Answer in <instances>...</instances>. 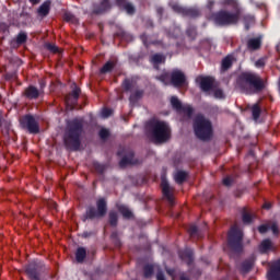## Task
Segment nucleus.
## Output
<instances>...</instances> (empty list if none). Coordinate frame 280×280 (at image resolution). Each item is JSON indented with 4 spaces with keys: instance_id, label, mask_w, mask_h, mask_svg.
Segmentation results:
<instances>
[{
    "instance_id": "obj_2",
    "label": "nucleus",
    "mask_w": 280,
    "mask_h": 280,
    "mask_svg": "<svg viewBox=\"0 0 280 280\" xmlns=\"http://www.w3.org/2000/svg\"><path fill=\"white\" fill-rule=\"evenodd\" d=\"M84 119L75 118L68 124V130L65 135V143L70 150H80V137H82Z\"/></svg>"
},
{
    "instance_id": "obj_13",
    "label": "nucleus",
    "mask_w": 280,
    "mask_h": 280,
    "mask_svg": "<svg viewBox=\"0 0 280 280\" xmlns=\"http://www.w3.org/2000/svg\"><path fill=\"white\" fill-rule=\"evenodd\" d=\"M23 126L27 128L28 132L36 135L38 132V122L32 116H25L21 119Z\"/></svg>"
},
{
    "instance_id": "obj_34",
    "label": "nucleus",
    "mask_w": 280,
    "mask_h": 280,
    "mask_svg": "<svg viewBox=\"0 0 280 280\" xmlns=\"http://www.w3.org/2000/svg\"><path fill=\"white\" fill-rule=\"evenodd\" d=\"M25 40H27V34L25 33H20L16 37V43L18 45H23V43H25Z\"/></svg>"
},
{
    "instance_id": "obj_39",
    "label": "nucleus",
    "mask_w": 280,
    "mask_h": 280,
    "mask_svg": "<svg viewBox=\"0 0 280 280\" xmlns=\"http://www.w3.org/2000/svg\"><path fill=\"white\" fill-rule=\"evenodd\" d=\"M194 256V254L189 250L183 252L179 254V257L182 259H189V261H191V257Z\"/></svg>"
},
{
    "instance_id": "obj_22",
    "label": "nucleus",
    "mask_w": 280,
    "mask_h": 280,
    "mask_svg": "<svg viewBox=\"0 0 280 280\" xmlns=\"http://www.w3.org/2000/svg\"><path fill=\"white\" fill-rule=\"evenodd\" d=\"M116 2L126 10L127 14H135V7L130 3H126V0H116Z\"/></svg>"
},
{
    "instance_id": "obj_12",
    "label": "nucleus",
    "mask_w": 280,
    "mask_h": 280,
    "mask_svg": "<svg viewBox=\"0 0 280 280\" xmlns=\"http://www.w3.org/2000/svg\"><path fill=\"white\" fill-rule=\"evenodd\" d=\"M196 81L198 82L201 91H205V93L211 91V89H213V84H215V81L211 77H198Z\"/></svg>"
},
{
    "instance_id": "obj_42",
    "label": "nucleus",
    "mask_w": 280,
    "mask_h": 280,
    "mask_svg": "<svg viewBox=\"0 0 280 280\" xmlns=\"http://www.w3.org/2000/svg\"><path fill=\"white\" fill-rule=\"evenodd\" d=\"M255 67L261 69V67H266V58H260L255 62Z\"/></svg>"
},
{
    "instance_id": "obj_11",
    "label": "nucleus",
    "mask_w": 280,
    "mask_h": 280,
    "mask_svg": "<svg viewBox=\"0 0 280 280\" xmlns=\"http://www.w3.org/2000/svg\"><path fill=\"white\" fill-rule=\"evenodd\" d=\"M78 97H80V88H75L71 94L66 96V106L68 110H73L78 106Z\"/></svg>"
},
{
    "instance_id": "obj_43",
    "label": "nucleus",
    "mask_w": 280,
    "mask_h": 280,
    "mask_svg": "<svg viewBox=\"0 0 280 280\" xmlns=\"http://www.w3.org/2000/svg\"><path fill=\"white\" fill-rule=\"evenodd\" d=\"M98 135H100V138L103 140L108 139V135H109L108 129H101Z\"/></svg>"
},
{
    "instance_id": "obj_47",
    "label": "nucleus",
    "mask_w": 280,
    "mask_h": 280,
    "mask_svg": "<svg viewBox=\"0 0 280 280\" xmlns=\"http://www.w3.org/2000/svg\"><path fill=\"white\" fill-rule=\"evenodd\" d=\"M231 183H233V179L231 177L223 178V185H225L226 187H229Z\"/></svg>"
},
{
    "instance_id": "obj_37",
    "label": "nucleus",
    "mask_w": 280,
    "mask_h": 280,
    "mask_svg": "<svg viewBox=\"0 0 280 280\" xmlns=\"http://www.w3.org/2000/svg\"><path fill=\"white\" fill-rule=\"evenodd\" d=\"M213 95L217 100H224V92L221 89H215Z\"/></svg>"
},
{
    "instance_id": "obj_5",
    "label": "nucleus",
    "mask_w": 280,
    "mask_h": 280,
    "mask_svg": "<svg viewBox=\"0 0 280 280\" xmlns=\"http://www.w3.org/2000/svg\"><path fill=\"white\" fill-rule=\"evenodd\" d=\"M195 135L201 141H208L211 139L213 135V127L211 126V121L205 118L202 115H198L194 122Z\"/></svg>"
},
{
    "instance_id": "obj_30",
    "label": "nucleus",
    "mask_w": 280,
    "mask_h": 280,
    "mask_svg": "<svg viewBox=\"0 0 280 280\" xmlns=\"http://www.w3.org/2000/svg\"><path fill=\"white\" fill-rule=\"evenodd\" d=\"M244 23H245V30H250V25H253V23H255V16L245 15Z\"/></svg>"
},
{
    "instance_id": "obj_25",
    "label": "nucleus",
    "mask_w": 280,
    "mask_h": 280,
    "mask_svg": "<svg viewBox=\"0 0 280 280\" xmlns=\"http://www.w3.org/2000/svg\"><path fill=\"white\" fill-rule=\"evenodd\" d=\"M75 259L79 264H82V261L86 259V249L83 247L78 248L75 253Z\"/></svg>"
},
{
    "instance_id": "obj_18",
    "label": "nucleus",
    "mask_w": 280,
    "mask_h": 280,
    "mask_svg": "<svg viewBox=\"0 0 280 280\" xmlns=\"http://www.w3.org/2000/svg\"><path fill=\"white\" fill-rule=\"evenodd\" d=\"M26 275L31 280H40L38 276V265L36 262H32L26 267Z\"/></svg>"
},
{
    "instance_id": "obj_38",
    "label": "nucleus",
    "mask_w": 280,
    "mask_h": 280,
    "mask_svg": "<svg viewBox=\"0 0 280 280\" xmlns=\"http://www.w3.org/2000/svg\"><path fill=\"white\" fill-rule=\"evenodd\" d=\"M101 115L104 119L110 117V115H113V109L110 108H103L101 112Z\"/></svg>"
},
{
    "instance_id": "obj_32",
    "label": "nucleus",
    "mask_w": 280,
    "mask_h": 280,
    "mask_svg": "<svg viewBox=\"0 0 280 280\" xmlns=\"http://www.w3.org/2000/svg\"><path fill=\"white\" fill-rule=\"evenodd\" d=\"M253 117L255 120L259 119V115H261V109L259 108V105H254L252 108Z\"/></svg>"
},
{
    "instance_id": "obj_35",
    "label": "nucleus",
    "mask_w": 280,
    "mask_h": 280,
    "mask_svg": "<svg viewBox=\"0 0 280 280\" xmlns=\"http://www.w3.org/2000/svg\"><path fill=\"white\" fill-rule=\"evenodd\" d=\"M109 223L112 226H117V212L109 213Z\"/></svg>"
},
{
    "instance_id": "obj_17",
    "label": "nucleus",
    "mask_w": 280,
    "mask_h": 280,
    "mask_svg": "<svg viewBox=\"0 0 280 280\" xmlns=\"http://www.w3.org/2000/svg\"><path fill=\"white\" fill-rule=\"evenodd\" d=\"M259 253H261L262 255L266 253H270L272 250H277V247L275 246V244H272V241H270L269 238L264 240L259 247H258Z\"/></svg>"
},
{
    "instance_id": "obj_4",
    "label": "nucleus",
    "mask_w": 280,
    "mask_h": 280,
    "mask_svg": "<svg viewBox=\"0 0 280 280\" xmlns=\"http://www.w3.org/2000/svg\"><path fill=\"white\" fill-rule=\"evenodd\" d=\"M224 5H231L234 12L220 11L213 15L217 25H235L240 21V8L236 0H224Z\"/></svg>"
},
{
    "instance_id": "obj_53",
    "label": "nucleus",
    "mask_w": 280,
    "mask_h": 280,
    "mask_svg": "<svg viewBox=\"0 0 280 280\" xmlns=\"http://www.w3.org/2000/svg\"><path fill=\"white\" fill-rule=\"evenodd\" d=\"M179 280H189V279H187V277L185 276H182Z\"/></svg>"
},
{
    "instance_id": "obj_45",
    "label": "nucleus",
    "mask_w": 280,
    "mask_h": 280,
    "mask_svg": "<svg viewBox=\"0 0 280 280\" xmlns=\"http://www.w3.org/2000/svg\"><path fill=\"white\" fill-rule=\"evenodd\" d=\"M188 232L190 233L191 236H194L196 235V233H198V228L196 225H190Z\"/></svg>"
},
{
    "instance_id": "obj_36",
    "label": "nucleus",
    "mask_w": 280,
    "mask_h": 280,
    "mask_svg": "<svg viewBox=\"0 0 280 280\" xmlns=\"http://www.w3.org/2000/svg\"><path fill=\"white\" fill-rule=\"evenodd\" d=\"M152 272H154V267L148 265L144 267V277L148 279L149 277H152Z\"/></svg>"
},
{
    "instance_id": "obj_1",
    "label": "nucleus",
    "mask_w": 280,
    "mask_h": 280,
    "mask_svg": "<svg viewBox=\"0 0 280 280\" xmlns=\"http://www.w3.org/2000/svg\"><path fill=\"white\" fill-rule=\"evenodd\" d=\"M236 86L243 93L247 95H253L255 93H259L264 91L266 86L264 83V79L259 77V74L255 72H243L236 81Z\"/></svg>"
},
{
    "instance_id": "obj_49",
    "label": "nucleus",
    "mask_w": 280,
    "mask_h": 280,
    "mask_svg": "<svg viewBox=\"0 0 280 280\" xmlns=\"http://www.w3.org/2000/svg\"><path fill=\"white\" fill-rule=\"evenodd\" d=\"M156 279H158V280H165V276H163L162 272H159V273L156 275Z\"/></svg>"
},
{
    "instance_id": "obj_20",
    "label": "nucleus",
    "mask_w": 280,
    "mask_h": 280,
    "mask_svg": "<svg viewBox=\"0 0 280 280\" xmlns=\"http://www.w3.org/2000/svg\"><path fill=\"white\" fill-rule=\"evenodd\" d=\"M233 62H235V57H234L233 55L226 56V57L222 60L221 70H222V71H228V69H231Z\"/></svg>"
},
{
    "instance_id": "obj_8",
    "label": "nucleus",
    "mask_w": 280,
    "mask_h": 280,
    "mask_svg": "<svg viewBox=\"0 0 280 280\" xmlns=\"http://www.w3.org/2000/svg\"><path fill=\"white\" fill-rule=\"evenodd\" d=\"M122 89H125L126 91H132L129 97L130 102H137V100H139V97L143 95V91L135 90V82L130 79L124 81Z\"/></svg>"
},
{
    "instance_id": "obj_6",
    "label": "nucleus",
    "mask_w": 280,
    "mask_h": 280,
    "mask_svg": "<svg viewBox=\"0 0 280 280\" xmlns=\"http://www.w3.org/2000/svg\"><path fill=\"white\" fill-rule=\"evenodd\" d=\"M242 237H244V234L241 230L237 229L236 225L232 226L228 235L229 245L232 246V248H240V246H242Z\"/></svg>"
},
{
    "instance_id": "obj_23",
    "label": "nucleus",
    "mask_w": 280,
    "mask_h": 280,
    "mask_svg": "<svg viewBox=\"0 0 280 280\" xmlns=\"http://www.w3.org/2000/svg\"><path fill=\"white\" fill-rule=\"evenodd\" d=\"M51 5V2L46 1L44 2L39 9H38V14L39 16H47L49 14V8Z\"/></svg>"
},
{
    "instance_id": "obj_44",
    "label": "nucleus",
    "mask_w": 280,
    "mask_h": 280,
    "mask_svg": "<svg viewBox=\"0 0 280 280\" xmlns=\"http://www.w3.org/2000/svg\"><path fill=\"white\" fill-rule=\"evenodd\" d=\"M63 19H65V21H68V22H73V21H75V18L73 16V14H71V13H65V15H63Z\"/></svg>"
},
{
    "instance_id": "obj_26",
    "label": "nucleus",
    "mask_w": 280,
    "mask_h": 280,
    "mask_svg": "<svg viewBox=\"0 0 280 280\" xmlns=\"http://www.w3.org/2000/svg\"><path fill=\"white\" fill-rule=\"evenodd\" d=\"M175 182L178 183L179 185L185 183L187 180V173L183 171H178L174 175Z\"/></svg>"
},
{
    "instance_id": "obj_48",
    "label": "nucleus",
    "mask_w": 280,
    "mask_h": 280,
    "mask_svg": "<svg viewBox=\"0 0 280 280\" xmlns=\"http://www.w3.org/2000/svg\"><path fill=\"white\" fill-rule=\"evenodd\" d=\"M272 208V203L270 202H266L264 206H262V209H271Z\"/></svg>"
},
{
    "instance_id": "obj_7",
    "label": "nucleus",
    "mask_w": 280,
    "mask_h": 280,
    "mask_svg": "<svg viewBox=\"0 0 280 280\" xmlns=\"http://www.w3.org/2000/svg\"><path fill=\"white\" fill-rule=\"evenodd\" d=\"M97 210L95 208H90L86 211V218L93 220V218H104L106 215V200L98 199L96 202Z\"/></svg>"
},
{
    "instance_id": "obj_40",
    "label": "nucleus",
    "mask_w": 280,
    "mask_h": 280,
    "mask_svg": "<svg viewBox=\"0 0 280 280\" xmlns=\"http://www.w3.org/2000/svg\"><path fill=\"white\" fill-rule=\"evenodd\" d=\"M252 221H253V217L250 215V213L244 212L243 213V222H244V224H250Z\"/></svg>"
},
{
    "instance_id": "obj_15",
    "label": "nucleus",
    "mask_w": 280,
    "mask_h": 280,
    "mask_svg": "<svg viewBox=\"0 0 280 280\" xmlns=\"http://www.w3.org/2000/svg\"><path fill=\"white\" fill-rule=\"evenodd\" d=\"M259 233H268V231H272L273 235H279V225L276 222H268L258 228Z\"/></svg>"
},
{
    "instance_id": "obj_14",
    "label": "nucleus",
    "mask_w": 280,
    "mask_h": 280,
    "mask_svg": "<svg viewBox=\"0 0 280 280\" xmlns=\"http://www.w3.org/2000/svg\"><path fill=\"white\" fill-rule=\"evenodd\" d=\"M161 187H162V194L168 200V202H174V196H173L174 190L172 189V187H170V184L167 183L165 177H162Z\"/></svg>"
},
{
    "instance_id": "obj_29",
    "label": "nucleus",
    "mask_w": 280,
    "mask_h": 280,
    "mask_svg": "<svg viewBox=\"0 0 280 280\" xmlns=\"http://www.w3.org/2000/svg\"><path fill=\"white\" fill-rule=\"evenodd\" d=\"M151 62L154 65H161L162 62H165V56L155 54L151 57Z\"/></svg>"
},
{
    "instance_id": "obj_33",
    "label": "nucleus",
    "mask_w": 280,
    "mask_h": 280,
    "mask_svg": "<svg viewBox=\"0 0 280 280\" xmlns=\"http://www.w3.org/2000/svg\"><path fill=\"white\" fill-rule=\"evenodd\" d=\"M45 47L46 49H48V51H51L52 54H60V48H58V46L54 44H46Z\"/></svg>"
},
{
    "instance_id": "obj_21",
    "label": "nucleus",
    "mask_w": 280,
    "mask_h": 280,
    "mask_svg": "<svg viewBox=\"0 0 280 280\" xmlns=\"http://www.w3.org/2000/svg\"><path fill=\"white\" fill-rule=\"evenodd\" d=\"M137 161H135V155L129 153L127 156L122 158L119 165L120 167H127V165H136Z\"/></svg>"
},
{
    "instance_id": "obj_3",
    "label": "nucleus",
    "mask_w": 280,
    "mask_h": 280,
    "mask_svg": "<svg viewBox=\"0 0 280 280\" xmlns=\"http://www.w3.org/2000/svg\"><path fill=\"white\" fill-rule=\"evenodd\" d=\"M149 132L154 143H165L172 137L170 125L162 120L153 119L149 122Z\"/></svg>"
},
{
    "instance_id": "obj_46",
    "label": "nucleus",
    "mask_w": 280,
    "mask_h": 280,
    "mask_svg": "<svg viewBox=\"0 0 280 280\" xmlns=\"http://www.w3.org/2000/svg\"><path fill=\"white\" fill-rule=\"evenodd\" d=\"M108 0H104L102 2V9L98 12H106V10H108Z\"/></svg>"
},
{
    "instance_id": "obj_16",
    "label": "nucleus",
    "mask_w": 280,
    "mask_h": 280,
    "mask_svg": "<svg viewBox=\"0 0 280 280\" xmlns=\"http://www.w3.org/2000/svg\"><path fill=\"white\" fill-rule=\"evenodd\" d=\"M267 277L268 280H280V259L271 266Z\"/></svg>"
},
{
    "instance_id": "obj_27",
    "label": "nucleus",
    "mask_w": 280,
    "mask_h": 280,
    "mask_svg": "<svg viewBox=\"0 0 280 280\" xmlns=\"http://www.w3.org/2000/svg\"><path fill=\"white\" fill-rule=\"evenodd\" d=\"M171 8L172 10H174V12H177V14H189V11L176 3H171Z\"/></svg>"
},
{
    "instance_id": "obj_50",
    "label": "nucleus",
    "mask_w": 280,
    "mask_h": 280,
    "mask_svg": "<svg viewBox=\"0 0 280 280\" xmlns=\"http://www.w3.org/2000/svg\"><path fill=\"white\" fill-rule=\"evenodd\" d=\"M187 34L190 36H196V30H191V32L187 31Z\"/></svg>"
},
{
    "instance_id": "obj_9",
    "label": "nucleus",
    "mask_w": 280,
    "mask_h": 280,
    "mask_svg": "<svg viewBox=\"0 0 280 280\" xmlns=\"http://www.w3.org/2000/svg\"><path fill=\"white\" fill-rule=\"evenodd\" d=\"M171 104L175 110H178V113H183V115H187V117H191V114L194 113V108L189 105H183L178 97L172 96Z\"/></svg>"
},
{
    "instance_id": "obj_28",
    "label": "nucleus",
    "mask_w": 280,
    "mask_h": 280,
    "mask_svg": "<svg viewBox=\"0 0 280 280\" xmlns=\"http://www.w3.org/2000/svg\"><path fill=\"white\" fill-rule=\"evenodd\" d=\"M115 69V61H107L101 69V73H110Z\"/></svg>"
},
{
    "instance_id": "obj_52",
    "label": "nucleus",
    "mask_w": 280,
    "mask_h": 280,
    "mask_svg": "<svg viewBox=\"0 0 280 280\" xmlns=\"http://www.w3.org/2000/svg\"><path fill=\"white\" fill-rule=\"evenodd\" d=\"M141 39L143 40L144 45H145V35L141 36Z\"/></svg>"
},
{
    "instance_id": "obj_55",
    "label": "nucleus",
    "mask_w": 280,
    "mask_h": 280,
    "mask_svg": "<svg viewBox=\"0 0 280 280\" xmlns=\"http://www.w3.org/2000/svg\"><path fill=\"white\" fill-rule=\"evenodd\" d=\"M118 155L121 156V152H118Z\"/></svg>"
},
{
    "instance_id": "obj_54",
    "label": "nucleus",
    "mask_w": 280,
    "mask_h": 280,
    "mask_svg": "<svg viewBox=\"0 0 280 280\" xmlns=\"http://www.w3.org/2000/svg\"><path fill=\"white\" fill-rule=\"evenodd\" d=\"M167 272H168V275L174 276V271L173 270H168Z\"/></svg>"
},
{
    "instance_id": "obj_24",
    "label": "nucleus",
    "mask_w": 280,
    "mask_h": 280,
    "mask_svg": "<svg viewBox=\"0 0 280 280\" xmlns=\"http://www.w3.org/2000/svg\"><path fill=\"white\" fill-rule=\"evenodd\" d=\"M25 95L30 100H36V97H38V95H39L38 89H36L34 86H30L28 89H26Z\"/></svg>"
},
{
    "instance_id": "obj_19",
    "label": "nucleus",
    "mask_w": 280,
    "mask_h": 280,
    "mask_svg": "<svg viewBox=\"0 0 280 280\" xmlns=\"http://www.w3.org/2000/svg\"><path fill=\"white\" fill-rule=\"evenodd\" d=\"M261 47V37L250 38L247 42V49L249 51H257Z\"/></svg>"
},
{
    "instance_id": "obj_51",
    "label": "nucleus",
    "mask_w": 280,
    "mask_h": 280,
    "mask_svg": "<svg viewBox=\"0 0 280 280\" xmlns=\"http://www.w3.org/2000/svg\"><path fill=\"white\" fill-rule=\"evenodd\" d=\"M31 3H33V5H36V3H40V0H30Z\"/></svg>"
},
{
    "instance_id": "obj_41",
    "label": "nucleus",
    "mask_w": 280,
    "mask_h": 280,
    "mask_svg": "<svg viewBox=\"0 0 280 280\" xmlns=\"http://www.w3.org/2000/svg\"><path fill=\"white\" fill-rule=\"evenodd\" d=\"M160 82H163V84H170V74L164 73L159 78Z\"/></svg>"
},
{
    "instance_id": "obj_10",
    "label": "nucleus",
    "mask_w": 280,
    "mask_h": 280,
    "mask_svg": "<svg viewBox=\"0 0 280 280\" xmlns=\"http://www.w3.org/2000/svg\"><path fill=\"white\" fill-rule=\"evenodd\" d=\"M171 83L173 86H187V77L180 70H173L171 73Z\"/></svg>"
},
{
    "instance_id": "obj_31",
    "label": "nucleus",
    "mask_w": 280,
    "mask_h": 280,
    "mask_svg": "<svg viewBox=\"0 0 280 280\" xmlns=\"http://www.w3.org/2000/svg\"><path fill=\"white\" fill-rule=\"evenodd\" d=\"M119 211L124 218H132V211L125 206L119 207Z\"/></svg>"
}]
</instances>
